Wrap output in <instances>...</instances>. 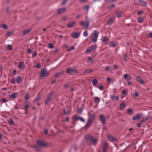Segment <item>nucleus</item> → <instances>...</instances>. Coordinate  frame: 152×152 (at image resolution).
<instances>
[{"label": "nucleus", "instance_id": "nucleus-41", "mask_svg": "<svg viewBox=\"0 0 152 152\" xmlns=\"http://www.w3.org/2000/svg\"><path fill=\"white\" fill-rule=\"evenodd\" d=\"M1 27L3 28H4L6 29H7L8 28L7 26V25H6L5 24H3L1 26Z\"/></svg>", "mask_w": 152, "mask_h": 152}, {"label": "nucleus", "instance_id": "nucleus-30", "mask_svg": "<svg viewBox=\"0 0 152 152\" xmlns=\"http://www.w3.org/2000/svg\"><path fill=\"white\" fill-rule=\"evenodd\" d=\"M97 82L98 81L96 79H93L92 81V85L94 86H95L97 83Z\"/></svg>", "mask_w": 152, "mask_h": 152}, {"label": "nucleus", "instance_id": "nucleus-38", "mask_svg": "<svg viewBox=\"0 0 152 152\" xmlns=\"http://www.w3.org/2000/svg\"><path fill=\"white\" fill-rule=\"evenodd\" d=\"M93 34L94 37H98V33L97 31H94L93 33Z\"/></svg>", "mask_w": 152, "mask_h": 152}, {"label": "nucleus", "instance_id": "nucleus-31", "mask_svg": "<svg viewBox=\"0 0 152 152\" xmlns=\"http://www.w3.org/2000/svg\"><path fill=\"white\" fill-rule=\"evenodd\" d=\"M30 30L29 29H26L24 30L23 31V34L24 35H26L28 34L30 32Z\"/></svg>", "mask_w": 152, "mask_h": 152}, {"label": "nucleus", "instance_id": "nucleus-43", "mask_svg": "<svg viewBox=\"0 0 152 152\" xmlns=\"http://www.w3.org/2000/svg\"><path fill=\"white\" fill-rule=\"evenodd\" d=\"M110 44V45L112 47H115L116 46V44L113 42H111Z\"/></svg>", "mask_w": 152, "mask_h": 152}, {"label": "nucleus", "instance_id": "nucleus-48", "mask_svg": "<svg viewBox=\"0 0 152 152\" xmlns=\"http://www.w3.org/2000/svg\"><path fill=\"white\" fill-rule=\"evenodd\" d=\"M75 49V47L73 46H72L71 47V48L70 49H69L68 50V51L69 52L70 51H71L72 50H74Z\"/></svg>", "mask_w": 152, "mask_h": 152}, {"label": "nucleus", "instance_id": "nucleus-35", "mask_svg": "<svg viewBox=\"0 0 152 152\" xmlns=\"http://www.w3.org/2000/svg\"><path fill=\"white\" fill-rule=\"evenodd\" d=\"M111 69V68L110 66H107L105 68V71H110Z\"/></svg>", "mask_w": 152, "mask_h": 152}, {"label": "nucleus", "instance_id": "nucleus-7", "mask_svg": "<svg viewBox=\"0 0 152 152\" xmlns=\"http://www.w3.org/2000/svg\"><path fill=\"white\" fill-rule=\"evenodd\" d=\"M142 115L141 113H137L136 115H134L133 117L132 120L136 121L139 119Z\"/></svg>", "mask_w": 152, "mask_h": 152}, {"label": "nucleus", "instance_id": "nucleus-52", "mask_svg": "<svg viewBox=\"0 0 152 152\" xmlns=\"http://www.w3.org/2000/svg\"><path fill=\"white\" fill-rule=\"evenodd\" d=\"M48 45L49 48H53L54 47L53 45L51 43H49L48 44Z\"/></svg>", "mask_w": 152, "mask_h": 152}, {"label": "nucleus", "instance_id": "nucleus-44", "mask_svg": "<svg viewBox=\"0 0 152 152\" xmlns=\"http://www.w3.org/2000/svg\"><path fill=\"white\" fill-rule=\"evenodd\" d=\"M89 8V6L87 5L83 7V9L85 10H88Z\"/></svg>", "mask_w": 152, "mask_h": 152}, {"label": "nucleus", "instance_id": "nucleus-61", "mask_svg": "<svg viewBox=\"0 0 152 152\" xmlns=\"http://www.w3.org/2000/svg\"><path fill=\"white\" fill-rule=\"evenodd\" d=\"M107 81L108 82H110L111 81V79L110 77H108L107 79Z\"/></svg>", "mask_w": 152, "mask_h": 152}, {"label": "nucleus", "instance_id": "nucleus-14", "mask_svg": "<svg viewBox=\"0 0 152 152\" xmlns=\"http://www.w3.org/2000/svg\"><path fill=\"white\" fill-rule=\"evenodd\" d=\"M18 95V94L17 93H13L12 94L9 96V97L10 99H15L16 98L17 96Z\"/></svg>", "mask_w": 152, "mask_h": 152}, {"label": "nucleus", "instance_id": "nucleus-54", "mask_svg": "<svg viewBox=\"0 0 152 152\" xmlns=\"http://www.w3.org/2000/svg\"><path fill=\"white\" fill-rule=\"evenodd\" d=\"M7 101V100L6 99H2V102L3 103L6 102Z\"/></svg>", "mask_w": 152, "mask_h": 152}, {"label": "nucleus", "instance_id": "nucleus-2", "mask_svg": "<svg viewBox=\"0 0 152 152\" xmlns=\"http://www.w3.org/2000/svg\"><path fill=\"white\" fill-rule=\"evenodd\" d=\"M89 118L88 120L86 125L84 126V128L85 129H87L89 127L94 119L95 117L94 114H93L91 116H90L89 114Z\"/></svg>", "mask_w": 152, "mask_h": 152}, {"label": "nucleus", "instance_id": "nucleus-42", "mask_svg": "<svg viewBox=\"0 0 152 152\" xmlns=\"http://www.w3.org/2000/svg\"><path fill=\"white\" fill-rule=\"evenodd\" d=\"M13 33L12 31H9L6 33V35L8 36H10L12 35Z\"/></svg>", "mask_w": 152, "mask_h": 152}, {"label": "nucleus", "instance_id": "nucleus-36", "mask_svg": "<svg viewBox=\"0 0 152 152\" xmlns=\"http://www.w3.org/2000/svg\"><path fill=\"white\" fill-rule=\"evenodd\" d=\"M62 73L63 72H62L57 73L55 74V77H59Z\"/></svg>", "mask_w": 152, "mask_h": 152}, {"label": "nucleus", "instance_id": "nucleus-58", "mask_svg": "<svg viewBox=\"0 0 152 152\" xmlns=\"http://www.w3.org/2000/svg\"><path fill=\"white\" fill-rule=\"evenodd\" d=\"M84 73L86 74H88L89 73V70H86L84 71Z\"/></svg>", "mask_w": 152, "mask_h": 152}, {"label": "nucleus", "instance_id": "nucleus-20", "mask_svg": "<svg viewBox=\"0 0 152 152\" xmlns=\"http://www.w3.org/2000/svg\"><path fill=\"white\" fill-rule=\"evenodd\" d=\"M107 136L109 140L110 141L113 142L116 140V139L110 135H108Z\"/></svg>", "mask_w": 152, "mask_h": 152}, {"label": "nucleus", "instance_id": "nucleus-26", "mask_svg": "<svg viewBox=\"0 0 152 152\" xmlns=\"http://www.w3.org/2000/svg\"><path fill=\"white\" fill-rule=\"evenodd\" d=\"M109 41V39L107 36H105L104 38L103 39V42H105L106 44L108 43V41Z\"/></svg>", "mask_w": 152, "mask_h": 152}, {"label": "nucleus", "instance_id": "nucleus-22", "mask_svg": "<svg viewBox=\"0 0 152 152\" xmlns=\"http://www.w3.org/2000/svg\"><path fill=\"white\" fill-rule=\"evenodd\" d=\"M138 2L139 4L144 6H146L147 5L145 2L143 0H139Z\"/></svg>", "mask_w": 152, "mask_h": 152}, {"label": "nucleus", "instance_id": "nucleus-29", "mask_svg": "<svg viewBox=\"0 0 152 152\" xmlns=\"http://www.w3.org/2000/svg\"><path fill=\"white\" fill-rule=\"evenodd\" d=\"M94 101L95 103H98L100 101V99L99 97H95L94 98Z\"/></svg>", "mask_w": 152, "mask_h": 152}, {"label": "nucleus", "instance_id": "nucleus-45", "mask_svg": "<svg viewBox=\"0 0 152 152\" xmlns=\"http://www.w3.org/2000/svg\"><path fill=\"white\" fill-rule=\"evenodd\" d=\"M82 111V109L81 107H79L78 109L77 112L78 113H80Z\"/></svg>", "mask_w": 152, "mask_h": 152}, {"label": "nucleus", "instance_id": "nucleus-51", "mask_svg": "<svg viewBox=\"0 0 152 152\" xmlns=\"http://www.w3.org/2000/svg\"><path fill=\"white\" fill-rule=\"evenodd\" d=\"M128 56L126 54H125L124 56V57L123 58V60L124 61H127V58Z\"/></svg>", "mask_w": 152, "mask_h": 152}, {"label": "nucleus", "instance_id": "nucleus-46", "mask_svg": "<svg viewBox=\"0 0 152 152\" xmlns=\"http://www.w3.org/2000/svg\"><path fill=\"white\" fill-rule=\"evenodd\" d=\"M7 48L10 50H12V46L11 45H7Z\"/></svg>", "mask_w": 152, "mask_h": 152}, {"label": "nucleus", "instance_id": "nucleus-8", "mask_svg": "<svg viewBox=\"0 0 152 152\" xmlns=\"http://www.w3.org/2000/svg\"><path fill=\"white\" fill-rule=\"evenodd\" d=\"M18 67L22 70L24 69L26 67L24 63L23 62H20L19 64Z\"/></svg>", "mask_w": 152, "mask_h": 152}, {"label": "nucleus", "instance_id": "nucleus-62", "mask_svg": "<svg viewBox=\"0 0 152 152\" xmlns=\"http://www.w3.org/2000/svg\"><path fill=\"white\" fill-rule=\"evenodd\" d=\"M106 1L107 3H110L113 2L112 0H106Z\"/></svg>", "mask_w": 152, "mask_h": 152}, {"label": "nucleus", "instance_id": "nucleus-23", "mask_svg": "<svg viewBox=\"0 0 152 152\" xmlns=\"http://www.w3.org/2000/svg\"><path fill=\"white\" fill-rule=\"evenodd\" d=\"M16 81L18 83H21L22 82V79L21 77L20 76H18L16 78Z\"/></svg>", "mask_w": 152, "mask_h": 152}, {"label": "nucleus", "instance_id": "nucleus-18", "mask_svg": "<svg viewBox=\"0 0 152 152\" xmlns=\"http://www.w3.org/2000/svg\"><path fill=\"white\" fill-rule=\"evenodd\" d=\"M124 77L128 81L131 80V76L128 74H126L124 75Z\"/></svg>", "mask_w": 152, "mask_h": 152}, {"label": "nucleus", "instance_id": "nucleus-33", "mask_svg": "<svg viewBox=\"0 0 152 152\" xmlns=\"http://www.w3.org/2000/svg\"><path fill=\"white\" fill-rule=\"evenodd\" d=\"M64 113L65 114L68 115L70 113V111L69 110H66L64 109L63 110Z\"/></svg>", "mask_w": 152, "mask_h": 152}, {"label": "nucleus", "instance_id": "nucleus-63", "mask_svg": "<svg viewBox=\"0 0 152 152\" xmlns=\"http://www.w3.org/2000/svg\"><path fill=\"white\" fill-rule=\"evenodd\" d=\"M17 72L16 70H14L12 72V74L14 75H15L16 73Z\"/></svg>", "mask_w": 152, "mask_h": 152}, {"label": "nucleus", "instance_id": "nucleus-15", "mask_svg": "<svg viewBox=\"0 0 152 152\" xmlns=\"http://www.w3.org/2000/svg\"><path fill=\"white\" fill-rule=\"evenodd\" d=\"M110 97L111 100L114 101H117L118 99V96L113 95H111Z\"/></svg>", "mask_w": 152, "mask_h": 152}, {"label": "nucleus", "instance_id": "nucleus-47", "mask_svg": "<svg viewBox=\"0 0 152 152\" xmlns=\"http://www.w3.org/2000/svg\"><path fill=\"white\" fill-rule=\"evenodd\" d=\"M133 112V111L132 110L131 108H129L128 109L127 113H128L130 114V113H132Z\"/></svg>", "mask_w": 152, "mask_h": 152}, {"label": "nucleus", "instance_id": "nucleus-50", "mask_svg": "<svg viewBox=\"0 0 152 152\" xmlns=\"http://www.w3.org/2000/svg\"><path fill=\"white\" fill-rule=\"evenodd\" d=\"M11 83L12 84H15V80L14 78L10 80Z\"/></svg>", "mask_w": 152, "mask_h": 152}, {"label": "nucleus", "instance_id": "nucleus-4", "mask_svg": "<svg viewBox=\"0 0 152 152\" xmlns=\"http://www.w3.org/2000/svg\"><path fill=\"white\" fill-rule=\"evenodd\" d=\"M53 94L50 93L48 95L47 97L45 100V104H47L51 100Z\"/></svg>", "mask_w": 152, "mask_h": 152}, {"label": "nucleus", "instance_id": "nucleus-24", "mask_svg": "<svg viewBox=\"0 0 152 152\" xmlns=\"http://www.w3.org/2000/svg\"><path fill=\"white\" fill-rule=\"evenodd\" d=\"M90 24V21L86 20L85 22L84 26L86 29L88 28V26Z\"/></svg>", "mask_w": 152, "mask_h": 152}, {"label": "nucleus", "instance_id": "nucleus-9", "mask_svg": "<svg viewBox=\"0 0 152 152\" xmlns=\"http://www.w3.org/2000/svg\"><path fill=\"white\" fill-rule=\"evenodd\" d=\"M107 143L106 141H105L104 143L103 147V152H106L107 150Z\"/></svg>", "mask_w": 152, "mask_h": 152}, {"label": "nucleus", "instance_id": "nucleus-12", "mask_svg": "<svg viewBox=\"0 0 152 152\" xmlns=\"http://www.w3.org/2000/svg\"><path fill=\"white\" fill-rule=\"evenodd\" d=\"M75 22L72 21L70 22L67 25V26L68 28H72L74 27L75 24Z\"/></svg>", "mask_w": 152, "mask_h": 152}, {"label": "nucleus", "instance_id": "nucleus-37", "mask_svg": "<svg viewBox=\"0 0 152 152\" xmlns=\"http://www.w3.org/2000/svg\"><path fill=\"white\" fill-rule=\"evenodd\" d=\"M97 37H93L91 39L92 41L94 42H96L97 41Z\"/></svg>", "mask_w": 152, "mask_h": 152}, {"label": "nucleus", "instance_id": "nucleus-27", "mask_svg": "<svg viewBox=\"0 0 152 152\" xmlns=\"http://www.w3.org/2000/svg\"><path fill=\"white\" fill-rule=\"evenodd\" d=\"M137 20L138 22L141 23L144 20V19L142 17H139L137 18Z\"/></svg>", "mask_w": 152, "mask_h": 152}, {"label": "nucleus", "instance_id": "nucleus-13", "mask_svg": "<svg viewBox=\"0 0 152 152\" xmlns=\"http://www.w3.org/2000/svg\"><path fill=\"white\" fill-rule=\"evenodd\" d=\"M99 118L102 123L103 124H105L106 120L105 116L103 115H101L99 116Z\"/></svg>", "mask_w": 152, "mask_h": 152}, {"label": "nucleus", "instance_id": "nucleus-57", "mask_svg": "<svg viewBox=\"0 0 152 152\" xmlns=\"http://www.w3.org/2000/svg\"><path fill=\"white\" fill-rule=\"evenodd\" d=\"M37 51L34 52L32 55V57H33L34 56H36L37 55Z\"/></svg>", "mask_w": 152, "mask_h": 152}, {"label": "nucleus", "instance_id": "nucleus-11", "mask_svg": "<svg viewBox=\"0 0 152 152\" xmlns=\"http://www.w3.org/2000/svg\"><path fill=\"white\" fill-rule=\"evenodd\" d=\"M136 79L137 81L140 84L142 85H144V83L143 82V80H142L141 77L140 76H137L136 77Z\"/></svg>", "mask_w": 152, "mask_h": 152}, {"label": "nucleus", "instance_id": "nucleus-21", "mask_svg": "<svg viewBox=\"0 0 152 152\" xmlns=\"http://www.w3.org/2000/svg\"><path fill=\"white\" fill-rule=\"evenodd\" d=\"M114 20V18L113 17L110 18L108 20L107 22V24L109 25H111L113 22Z\"/></svg>", "mask_w": 152, "mask_h": 152}, {"label": "nucleus", "instance_id": "nucleus-17", "mask_svg": "<svg viewBox=\"0 0 152 152\" xmlns=\"http://www.w3.org/2000/svg\"><path fill=\"white\" fill-rule=\"evenodd\" d=\"M71 36L73 38H77L79 36V34L77 32H73L72 33Z\"/></svg>", "mask_w": 152, "mask_h": 152}, {"label": "nucleus", "instance_id": "nucleus-55", "mask_svg": "<svg viewBox=\"0 0 152 152\" xmlns=\"http://www.w3.org/2000/svg\"><path fill=\"white\" fill-rule=\"evenodd\" d=\"M88 34L86 31H85L83 33V35L85 37H86L87 36Z\"/></svg>", "mask_w": 152, "mask_h": 152}, {"label": "nucleus", "instance_id": "nucleus-10", "mask_svg": "<svg viewBox=\"0 0 152 152\" xmlns=\"http://www.w3.org/2000/svg\"><path fill=\"white\" fill-rule=\"evenodd\" d=\"M74 119L75 120H80L81 121L83 122H85V120L82 118L77 116V115H75L74 116Z\"/></svg>", "mask_w": 152, "mask_h": 152}, {"label": "nucleus", "instance_id": "nucleus-3", "mask_svg": "<svg viewBox=\"0 0 152 152\" xmlns=\"http://www.w3.org/2000/svg\"><path fill=\"white\" fill-rule=\"evenodd\" d=\"M49 75V73L47 71L46 68H44L41 70L40 76L41 77H45L48 76Z\"/></svg>", "mask_w": 152, "mask_h": 152}, {"label": "nucleus", "instance_id": "nucleus-49", "mask_svg": "<svg viewBox=\"0 0 152 152\" xmlns=\"http://www.w3.org/2000/svg\"><path fill=\"white\" fill-rule=\"evenodd\" d=\"M8 123L11 125H12L13 123V121L12 120L10 119L8 121Z\"/></svg>", "mask_w": 152, "mask_h": 152}, {"label": "nucleus", "instance_id": "nucleus-16", "mask_svg": "<svg viewBox=\"0 0 152 152\" xmlns=\"http://www.w3.org/2000/svg\"><path fill=\"white\" fill-rule=\"evenodd\" d=\"M66 72L68 73H72L76 72H77V71L76 69L70 68L67 69Z\"/></svg>", "mask_w": 152, "mask_h": 152}, {"label": "nucleus", "instance_id": "nucleus-32", "mask_svg": "<svg viewBox=\"0 0 152 152\" xmlns=\"http://www.w3.org/2000/svg\"><path fill=\"white\" fill-rule=\"evenodd\" d=\"M115 5L114 4H112V5L108 6L107 7V9L109 10H110L113 9Z\"/></svg>", "mask_w": 152, "mask_h": 152}, {"label": "nucleus", "instance_id": "nucleus-34", "mask_svg": "<svg viewBox=\"0 0 152 152\" xmlns=\"http://www.w3.org/2000/svg\"><path fill=\"white\" fill-rule=\"evenodd\" d=\"M148 119V118H143L142 119V120H141L140 121V123H143L145 122L146 121H147Z\"/></svg>", "mask_w": 152, "mask_h": 152}, {"label": "nucleus", "instance_id": "nucleus-60", "mask_svg": "<svg viewBox=\"0 0 152 152\" xmlns=\"http://www.w3.org/2000/svg\"><path fill=\"white\" fill-rule=\"evenodd\" d=\"M40 66V65L39 64H37L36 65V67L37 68H39Z\"/></svg>", "mask_w": 152, "mask_h": 152}, {"label": "nucleus", "instance_id": "nucleus-5", "mask_svg": "<svg viewBox=\"0 0 152 152\" xmlns=\"http://www.w3.org/2000/svg\"><path fill=\"white\" fill-rule=\"evenodd\" d=\"M88 140L92 142L94 145L96 144L98 142V140L92 136L89 137L88 139Z\"/></svg>", "mask_w": 152, "mask_h": 152}, {"label": "nucleus", "instance_id": "nucleus-64", "mask_svg": "<svg viewBox=\"0 0 152 152\" xmlns=\"http://www.w3.org/2000/svg\"><path fill=\"white\" fill-rule=\"evenodd\" d=\"M148 36L150 38L152 37V32H151L149 34Z\"/></svg>", "mask_w": 152, "mask_h": 152}, {"label": "nucleus", "instance_id": "nucleus-19", "mask_svg": "<svg viewBox=\"0 0 152 152\" xmlns=\"http://www.w3.org/2000/svg\"><path fill=\"white\" fill-rule=\"evenodd\" d=\"M66 9L65 8H63L58 9V13L57 14H61L64 13Z\"/></svg>", "mask_w": 152, "mask_h": 152}, {"label": "nucleus", "instance_id": "nucleus-56", "mask_svg": "<svg viewBox=\"0 0 152 152\" xmlns=\"http://www.w3.org/2000/svg\"><path fill=\"white\" fill-rule=\"evenodd\" d=\"M69 86V84H67L65 85L64 86V88L65 89H66L68 88Z\"/></svg>", "mask_w": 152, "mask_h": 152}, {"label": "nucleus", "instance_id": "nucleus-25", "mask_svg": "<svg viewBox=\"0 0 152 152\" xmlns=\"http://www.w3.org/2000/svg\"><path fill=\"white\" fill-rule=\"evenodd\" d=\"M116 15L118 18H120L121 16V12L119 11H117L116 12Z\"/></svg>", "mask_w": 152, "mask_h": 152}, {"label": "nucleus", "instance_id": "nucleus-28", "mask_svg": "<svg viewBox=\"0 0 152 152\" xmlns=\"http://www.w3.org/2000/svg\"><path fill=\"white\" fill-rule=\"evenodd\" d=\"M125 103L122 102L121 103L120 105V109L121 110H122L123 108L125 106Z\"/></svg>", "mask_w": 152, "mask_h": 152}, {"label": "nucleus", "instance_id": "nucleus-40", "mask_svg": "<svg viewBox=\"0 0 152 152\" xmlns=\"http://www.w3.org/2000/svg\"><path fill=\"white\" fill-rule=\"evenodd\" d=\"M144 13V11L142 10H141L140 11H139L137 13V14L138 15H141L142 14H143Z\"/></svg>", "mask_w": 152, "mask_h": 152}, {"label": "nucleus", "instance_id": "nucleus-59", "mask_svg": "<svg viewBox=\"0 0 152 152\" xmlns=\"http://www.w3.org/2000/svg\"><path fill=\"white\" fill-rule=\"evenodd\" d=\"M68 0H64L63 1L62 3V5H64Z\"/></svg>", "mask_w": 152, "mask_h": 152}, {"label": "nucleus", "instance_id": "nucleus-1", "mask_svg": "<svg viewBox=\"0 0 152 152\" xmlns=\"http://www.w3.org/2000/svg\"><path fill=\"white\" fill-rule=\"evenodd\" d=\"M38 145L34 146L33 147L35 148V150L37 151H40V147H46L48 146V144L45 142L41 140H38L37 141Z\"/></svg>", "mask_w": 152, "mask_h": 152}, {"label": "nucleus", "instance_id": "nucleus-6", "mask_svg": "<svg viewBox=\"0 0 152 152\" xmlns=\"http://www.w3.org/2000/svg\"><path fill=\"white\" fill-rule=\"evenodd\" d=\"M96 48V45H92L91 46L89 49L86 50V53H87L88 52H90L91 51L95 50Z\"/></svg>", "mask_w": 152, "mask_h": 152}, {"label": "nucleus", "instance_id": "nucleus-53", "mask_svg": "<svg viewBox=\"0 0 152 152\" xmlns=\"http://www.w3.org/2000/svg\"><path fill=\"white\" fill-rule=\"evenodd\" d=\"M99 88L101 90H103L104 89L103 86L102 85H100L99 87Z\"/></svg>", "mask_w": 152, "mask_h": 152}, {"label": "nucleus", "instance_id": "nucleus-39", "mask_svg": "<svg viewBox=\"0 0 152 152\" xmlns=\"http://www.w3.org/2000/svg\"><path fill=\"white\" fill-rule=\"evenodd\" d=\"M29 106L28 104H27V103H25V111H28L27 109L29 108Z\"/></svg>", "mask_w": 152, "mask_h": 152}]
</instances>
